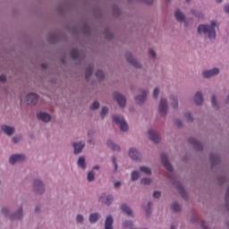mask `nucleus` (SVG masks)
Listing matches in <instances>:
<instances>
[{"label":"nucleus","instance_id":"obj_1","mask_svg":"<svg viewBox=\"0 0 229 229\" xmlns=\"http://www.w3.org/2000/svg\"><path fill=\"white\" fill-rule=\"evenodd\" d=\"M216 21H212L211 25H199L198 28V33H204L206 37H208L210 40L216 38Z\"/></svg>","mask_w":229,"mask_h":229},{"label":"nucleus","instance_id":"obj_2","mask_svg":"<svg viewBox=\"0 0 229 229\" xmlns=\"http://www.w3.org/2000/svg\"><path fill=\"white\" fill-rule=\"evenodd\" d=\"M115 124H119L122 131H128V123L124 121V118L119 115H114L113 117Z\"/></svg>","mask_w":229,"mask_h":229},{"label":"nucleus","instance_id":"obj_3","mask_svg":"<svg viewBox=\"0 0 229 229\" xmlns=\"http://www.w3.org/2000/svg\"><path fill=\"white\" fill-rule=\"evenodd\" d=\"M159 113H160V115H163V116L167 115V99L161 98L159 103Z\"/></svg>","mask_w":229,"mask_h":229},{"label":"nucleus","instance_id":"obj_4","mask_svg":"<svg viewBox=\"0 0 229 229\" xmlns=\"http://www.w3.org/2000/svg\"><path fill=\"white\" fill-rule=\"evenodd\" d=\"M114 98L117 101L119 106H121L122 108H124V106H126V98H124V96L114 92Z\"/></svg>","mask_w":229,"mask_h":229},{"label":"nucleus","instance_id":"obj_5","mask_svg":"<svg viewBox=\"0 0 229 229\" xmlns=\"http://www.w3.org/2000/svg\"><path fill=\"white\" fill-rule=\"evenodd\" d=\"M161 162L166 171L173 173V165H171V163L167 160V156L165 154L161 155Z\"/></svg>","mask_w":229,"mask_h":229},{"label":"nucleus","instance_id":"obj_6","mask_svg":"<svg viewBox=\"0 0 229 229\" xmlns=\"http://www.w3.org/2000/svg\"><path fill=\"white\" fill-rule=\"evenodd\" d=\"M148 137L152 142H155V144H158L160 142V135L157 131L148 130Z\"/></svg>","mask_w":229,"mask_h":229},{"label":"nucleus","instance_id":"obj_7","mask_svg":"<svg viewBox=\"0 0 229 229\" xmlns=\"http://www.w3.org/2000/svg\"><path fill=\"white\" fill-rule=\"evenodd\" d=\"M26 160V157L24 155L16 154L10 157L9 162L10 164H17V162H24Z\"/></svg>","mask_w":229,"mask_h":229},{"label":"nucleus","instance_id":"obj_8","mask_svg":"<svg viewBox=\"0 0 229 229\" xmlns=\"http://www.w3.org/2000/svg\"><path fill=\"white\" fill-rule=\"evenodd\" d=\"M27 104L29 105H37V103L38 102V95H37L36 93H30L27 97Z\"/></svg>","mask_w":229,"mask_h":229},{"label":"nucleus","instance_id":"obj_9","mask_svg":"<svg viewBox=\"0 0 229 229\" xmlns=\"http://www.w3.org/2000/svg\"><path fill=\"white\" fill-rule=\"evenodd\" d=\"M125 58H126L127 62H129V64H131V65H133V67H136V69H140V63H138V62L136 61V59L133 58V56L131 55V54L127 53V54L125 55Z\"/></svg>","mask_w":229,"mask_h":229},{"label":"nucleus","instance_id":"obj_10","mask_svg":"<svg viewBox=\"0 0 229 229\" xmlns=\"http://www.w3.org/2000/svg\"><path fill=\"white\" fill-rule=\"evenodd\" d=\"M34 189L38 194H43V192L46 191L44 183H42V182H40L39 180L34 181Z\"/></svg>","mask_w":229,"mask_h":229},{"label":"nucleus","instance_id":"obj_11","mask_svg":"<svg viewBox=\"0 0 229 229\" xmlns=\"http://www.w3.org/2000/svg\"><path fill=\"white\" fill-rule=\"evenodd\" d=\"M174 185H175L178 192H180L182 198H183V199H188L187 197V193L185 192V190L183 189V186L182 185V183H180V182H174Z\"/></svg>","mask_w":229,"mask_h":229},{"label":"nucleus","instance_id":"obj_12","mask_svg":"<svg viewBox=\"0 0 229 229\" xmlns=\"http://www.w3.org/2000/svg\"><path fill=\"white\" fill-rule=\"evenodd\" d=\"M74 155H80L83 148H85V141H81L79 143H73Z\"/></svg>","mask_w":229,"mask_h":229},{"label":"nucleus","instance_id":"obj_13","mask_svg":"<svg viewBox=\"0 0 229 229\" xmlns=\"http://www.w3.org/2000/svg\"><path fill=\"white\" fill-rule=\"evenodd\" d=\"M188 142L190 144H192L194 149H196L197 151H201V149H203V145H201L199 141L196 140L194 138H189Z\"/></svg>","mask_w":229,"mask_h":229},{"label":"nucleus","instance_id":"obj_14","mask_svg":"<svg viewBox=\"0 0 229 229\" xmlns=\"http://www.w3.org/2000/svg\"><path fill=\"white\" fill-rule=\"evenodd\" d=\"M129 156L132 160H136V161H139L141 158V156L139 153V150H137L136 148H131L129 151Z\"/></svg>","mask_w":229,"mask_h":229},{"label":"nucleus","instance_id":"obj_15","mask_svg":"<svg viewBox=\"0 0 229 229\" xmlns=\"http://www.w3.org/2000/svg\"><path fill=\"white\" fill-rule=\"evenodd\" d=\"M101 203H105V205H112V201H114V197L112 195L103 194L99 199Z\"/></svg>","mask_w":229,"mask_h":229},{"label":"nucleus","instance_id":"obj_16","mask_svg":"<svg viewBox=\"0 0 229 229\" xmlns=\"http://www.w3.org/2000/svg\"><path fill=\"white\" fill-rule=\"evenodd\" d=\"M37 117L40 121H43V123H49L51 121V115L47 113H38Z\"/></svg>","mask_w":229,"mask_h":229},{"label":"nucleus","instance_id":"obj_17","mask_svg":"<svg viewBox=\"0 0 229 229\" xmlns=\"http://www.w3.org/2000/svg\"><path fill=\"white\" fill-rule=\"evenodd\" d=\"M216 74H219V69L215 68L213 70L204 72L203 77L204 78H212V76H216Z\"/></svg>","mask_w":229,"mask_h":229},{"label":"nucleus","instance_id":"obj_18","mask_svg":"<svg viewBox=\"0 0 229 229\" xmlns=\"http://www.w3.org/2000/svg\"><path fill=\"white\" fill-rule=\"evenodd\" d=\"M147 96H148L147 90L141 91V95L135 98L136 103H138V105H142V103L146 101Z\"/></svg>","mask_w":229,"mask_h":229},{"label":"nucleus","instance_id":"obj_19","mask_svg":"<svg viewBox=\"0 0 229 229\" xmlns=\"http://www.w3.org/2000/svg\"><path fill=\"white\" fill-rule=\"evenodd\" d=\"M1 130H2V131H4V133H6V135H9V137L13 135V133L15 131V128L10 127L8 125H2Z\"/></svg>","mask_w":229,"mask_h":229},{"label":"nucleus","instance_id":"obj_20","mask_svg":"<svg viewBox=\"0 0 229 229\" xmlns=\"http://www.w3.org/2000/svg\"><path fill=\"white\" fill-rule=\"evenodd\" d=\"M113 225H114V218L112 217V216H107L106 219L105 228L114 229V227L112 226Z\"/></svg>","mask_w":229,"mask_h":229},{"label":"nucleus","instance_id":"obj_21","mask_svg":"<svg viewBox=\"0 0 229 229\" xmlns=\"http://www.w3.org/2000/svg\"><path fill=\"white\" fill-rule=\"evenodd\" d=\"M106 146L113 149V151H119L121 149V147L118 145L114 144L113 140H108L106 141Z\"/></svg>","mask_w":229,"mask_h":229},{"label":"nucleus","instance_id":"obj_22","mask_svg":"<svg viewBox=\"0 0 229 229\" xmlns=\"http://www.w3.org/2000/svg\"><path fill=\"white\" fill-rule=\"evenodd\" d=\"M10 219H11L12 221H13V220H15V219H22V208H20L18 209V212H17V213H15L14 215H12V216H10Z\"/></svg>","mask_w":229,"mask_h":229},{"label":"nucleus","instance_id":"obj_23","mask_svg":"<svg viewBox=\"0 0 229 229\" xmlns=\"http://www.w3.org/2000/svg\"><path fill=\"white\" fill-rule=\"evenodd\" d=\"M121 209L123 210V212H125V214H127V216H133V210H131V208H130V207H128V205L123 204L121 206Z\"/></svg>","mask_w":229,"mask_h":229},{"label":"nucleus","instance_id":"obj_24","mask_svg":"<svg viewBox=\"0 0 229 229\" xmlns=\"http://www.w3.org/2000/svg\"><path fill=\"white\" fill-rule=\"evenodd\" d=\"M92 71H94V64H90L89 68L86 70L85 78L87 81L90 80V76H92Z\"/></svg>","mask_w":229,"mask_h":229},{"label":"nucleus","instance_id":"obj_25","mask_svg":"<svg viewBox=\"0 0 229 229\" xmlns=\"http://www.w3.org/2000/svg\"><path fill=\"white\" fill-rule=\"evenodd\" d=\"M194 101L196 105H201V103H203V95H201V92H197L195 94Z\"/></svg>","mask_w":229,"mask_h":229},{"label":"nucleus","instance_id":"obj_26","mask_svg":"<svg viewBox=\"0 0 229 229\" xmlns=\"http://www.w3.org/2000/svg\"><path fill=\"white\" fill-rule=\"evenodd\" d=\"M209 160H210L212 165H216V164H217L219 162V156H217L216 154H210Z\"/></svg>","mask_w":229,"mask_h":229},{"label":"nucleus","instance_id":"obj_27","mask_svg":"<svg viewBox=\"0 0 229 229\" xmlns=\"http://www.w3.org/2000/svg\"><path fill=\"white\" fill-rule=\"evenodd\" d=\"M175 19L179 21H184L185 20V15L183 13H182L180 10L175 11Z\"/></svg>","mask_w":229,"mask_h":229},{"label":"nucleus","instance_id":"obj_28","mask_svg":"<svg viewBox=\"0 0 229 229\" xmlns=\"http://www.w3.org/2000/svg\"><path fill=\"white\" fill-rule=\"evenodd\" d=\"M71 56L73 60H80V52H78V49L72 48L71 51Z\"/></svg>","mask_w":229,"mask_h":229},{"label":"nucleus","instance_id":"obj_29","mask_svg":"<svg viewBox=\"0 0 229 229\" xmlns=\"http://www.w3.org/2000/svg\"><path fill=\"white\" fill-rule=\"evenodd\" d=\"M98 219H99V215L98 213H93L89 216L90 223H98Z\"/></svg>","mask_w":229,"mask_h":229},{"label":"nucleus","instance_id":"obj_30","mask_svg":"<svg viewBox=\"0 0 229 229\" xmlns=\"http://www.w3.org/2000/svg\"><path fill=\"white\" fill-rule=\"evenodd\" d=\"M78 165H79V167H81L82 169H85V167H87V163L85 162V157H81L79 158Z\"/></svg>","mask_w":229,"mask_h":229},{"label":"nucleus","instance_id":"obj_31","mask_svg":"<svg viewBox=\"0 0 229 229\" xmlns=\"http://www.w3.org/2000/svg\"><path fill=\"white\" fill-rule=\"evenodd\" d=\"M140 170L141 173H144L145 174H151V169L147 166H141L140 167Z\"/></svg>","mask_w":229,"mask_h":229},{"label":"nucleus","instance_id":"obj_32","mask_svg":"<svg viewBox=\"0 0 229 229\" xmlns=\"http://www.w3.org/2000/svg\"><path fill=\"white\" fill-rule=\"evenodd\" d=\"M172 210H174V212H180L182 210V206H180L178 203H174L172 205Z\"/></svg>","mask_w":229,"mask_h":229},{"label":"nucleus","instance_id":"obj_33","mask_svg":"<svg viewBox=\"0 0 229 229\" xmlns=\"http://www.w3.org/2000/svg\"><path fill=\"white\" fill-rule=\"evenodd\" d=\"M140 176V174H139V172L133 171L131 173V180H132V182H135V181L139 180Z\"/></svg>","mask_w":229,"mask_h":229},{"label":"nucleus","instance_id":"obj_34","mask_svg":"<svg viewBox=\"0 0 229 229\" xmlns=\"http://www.w3.org/2000/svg\"><path fill=\"white\" fill-rule=\"evenodd\" d=\"M107 114H108V107L106 106L102 107L100 117H102V119H105V115H106Z\"/></svg>","mask_w":229,"mask_h":229},{"label":"nucleus","instance_id":"obj_35","mask_svg":"<svg viewBox=\"0 0 229 229\" xmlns=\"http://www.w3.org/2000/svg\"><path fill=\"white\" fill-rule=\"evenodd\" d=\"M96 76L98 78V80H104L105 79V72H103V71H98L96 72Z\"/></svg>","mask_w":229,"mask_h":229},{"label":"nucleus","instance_id":"obj_36","mask_svg":"<svg viewBox=\"0 0 229 229\" xmlns=\"http://www.w3.org/2000/svg\"><path fill=\"white\" fill-rule=\"evenodd\" d=\"M95 178H96V175L94 174V172H89L88 182H94Z\"/></svg>","mask_w":229,"mask_h":229},{"label":"nucleus","instance_id":"obj_37","mask_svg":"<svg viewBox=\"0 0 229 229\" xmlns=\"http://www.w3.org/2000/svg\"><path fill=\"white\" fill-rule=\"evenodd\" d=\"M140 183L142 185H149V183H151V179L149 178L141 179Z\"/></svg>","mask_w":229,"mask_h":229},{"label":"nucleus","instance_id":"obj_38","mask_svg":"<svg viewBox=\"0 0 229 229\" xmlns=\"http://www.w3.org/2000/svg\"><path fill=\"white\" fill-rule=\"evenodd\" d=\"M173 102V107L174 108H178V98L176 97H172Z\"/></svg>","mask_w":229,"mask_h":229},{"label":"nucleus","instance_id":"obj_39","mask_svg":"<svg viewBox=\"0 0 229 229\" xmlns=\"http://www.w3.org/2000/svg\"><path fill=\"white\" fill-rule=\"evenodd\" d=\"M185 117H186L188 123H192V121H194V118H192V115L191 114V113H186Z\"/></svg>","mask_w":229,"mask_h":229},{"label":"nucleus","instance_id":"obj_40","mask_svg":"<svg viewBox=\"0 0 229 229\" xmlns=\"http://www.w3.org/2000/svg\"><path fill=\"white\" fill-rule=\"evenodd\" d=\"M98 108H99V102L98 101L93 102L91 106V110H98Z\"/></svg>","mask_w":229,"mask_h":229},{"label":"nucleus","instance_id":"obj_41","mask_svg":"<svg viewBox=\"0 0 229 229\" xmlns=\"http://www.w3.org/2000/svg\"><path fill=\"white\" fill-rule=\"evenodd\" d=\"M211 103H212L213 106L217 107V99L216 98V96H214V95L211 98Z\"/></svg>","mask_w":229,"mask_h":229},{"label":"nucleus","instance_id":"obj_42","mask_svg":"<svg viewBox=\"0 0 229 229\" xmlns=\"http://www.w3.org/2000/svg\"><path fill=\"white\" fill-rule=\"evenodd\" d=\"M112 162H113V164H114V171H117L118 166H117V161H116V159H115V157H112Z\"/></svg>","mask_w":229,"mask_h":229},{"label":"nucleus","instance_id":"obj_43","mask_svg":"<svg viewBox=\"0 0 229 229\" xmlns=\"http://www.w3.org/2000/svg\"><path fill=\"white\" fill-rule=\"evenodd\" d=\"M160 93V90L157 89V88H156L155 89H154V92H153V97L154 98H158V94Z\"/></svg>","mask_w":229,"mask_h":229},{"label":"nucleus","instance_id":"obj_44","mask_svg":"<svg viewBox=\"0 0 229 229\" xmlns=\"http://www.w3.org/2000/svg\"><path fill=\"white\" fill-rule=\"evenodd\" d=\"M76 219H77V223H83V216L78 215Z\"/></svg>","mask_w":229,"mask_h":229},{"label":"nucleus","instance_id":"obj_45","mask_svg":"<svg viewBox=\"0 0 229 229\" xmlns=\"http://www.w3.org/2000/svg\"><path fill=\"white\" fill-rule=\"evenodd\" d=\"M148 55L152 56V58H155V56H157V53L153 49L149 50Z\"/></svg>","mask_w":229,"mask_h":229},{"label":"nucleus","instance_id":"obj_46","mask_svg":"<svg viewBox=\"0 0 229 229\" xmlns=\"http://www.w3.org/2000/svg\"><path fill=\"white\" fill-rule=\"evenodd\" d=\"M160 196H161L160 191H154V194H153L154 198L158 199V198H160Z\"/></svg>","mask_w":229,"mask_h":229},{"label":"nucleus","instance_id":"obj_47","mask_svg":"<svg viewBox=\"0 0 229 229\" xmlns=\"http://www.w3.org/2000/svg\"><path fill=\"white\" fill-rule=\"evenodd\" d=\"M2 214H3L4 216H8V208H2Z\"/></svg>","mask_w":229,"mask_h":229},{"label":"nucleus","instance_id":"obj_48","mask_svg":"<svg viewBox=\"0 0 229 229\" xmlns=\"http://www.w3.org/2000/svg\"><path fill=\"white\" fill-rule=\"evenodd\" d=\"M225 201H229V186L227 187V190L225 192Z\"/></svg>","mask_w":229,"mask_h":229},{"label":"nucleus","instance_id":"obj_49","mask_svg":"<svg viewBox=\"0 0 229 229\" xmlns=\"http://www.w3.org/2000/svg\"><path fill=\"white\" fill-rule=\"evenodd\" d=\"M121 185H122L121 182H114V188L115 189H119V187H121Z\"/></svg>","mask_w":229,"mask_h":229},{"label":"nucleus","instance_id":"obj_50","mask_svg":"<svg viewBox=\"0 0 229 229\" xmlns=\"http://www.w3.org/2000/svg\"><path fill=\"white\" fill-rule=\"evenodd\" d=\"M0 81H2V82L6 81V76L5 75H0Z\"/></svg>","mask_w":229,"mask_h":229},{"label":"nucleus","instance_id":"obj_51","mask_svg":"<svg viewBox=\"0 0 229 229\" xmlns=\"http://www.w3.org/2000/svg\"><path fill=\"white\" fill-rule=\"evenodd\" d=\"M175 124L180 128L182 126V121L176 120Z\"/></svg>","mask_w":229,"mask_h":229},{"label":"nucleus","instance_id":"obj_52","mask_svg":"<svg viewBox=\"0 0 229 229\" xmlns=\"http://www.w3.org/2000/svg\"><path fill=\"white\" fill-rule=\"evenodd\" d=\"M225 13H228V14H229V4H226V5L225 6Z\"/></svg>","mask_w":229,"mask_h":229},{"label":"nucleus","instance_id":"obj_53","mask_svg":"<svg viewBox=\"0 0 229 229\" xmlns=\"http://www.w3.org/2000/svg\"><path fill=\"white\" fill-rule=\"evenodd\" d=\"M13 142L14 144H17V143L19 142V139H18V138H13Z\"/></svg>","mask_w":229,"mask_h":229},{"label":"nucleus","instance_id":"obj_54","mask_svg":"<svg viewBox=\"0 0 229 229\" xmlns=\"http://www.w3.org/2000/svg\"><path fill=\"white\" fill-rule=\"evenodd\" d=\"M145 3H146L147 4H152L153 0H145Z\"/></svg>","mask_w":229,"mask_h":229},{"label":"nucleus","instance_id":"obj_55","mask_svg":"<svg viewBox=\"0 0 229 229\" xmlns=\"http://www.w3.org/2000/svg\"><path fill=\"white\" fill-rule=\"evenodd\" d=\"M131 225H132L131 222H125L124 223L125 226H131Z\"/></svg>","mask_w":229,"mask_h":229},{"label":"nucleus","instance_id":"obj_56","mask_svg":"<svg viewBox=\"0 0 229 229\" xmlns=\"http://www.w3.org/2000/svg\"><path fill=\"white\" fill-rule=\"evenodd\" d=\"M93 169H96L97 171H99L100 166H99L98 165H95V166L93 167Z\"/></svg>","mask_w":229,"mask_h":229},{"label":"nucleus","instance_id":"obj_57","mask_svg":"<svg viewBox=\"0 0 229 229\" xmlns=\"http://www.w3.org/2000/svg\"><path fill=\"white\" fill-rule=\"evenodd\" d=\"M201 226H202L203 229H208L207 226H205V223L204 222L201 223Z\"/></svg>","mask_w":229,"mask_h":229},{"label":"nucleus","instance_id":"obj_58","mask_svg":"<svg viewBox=\"0 0 229 229\" xmlns=\"http://www.w3.org/2000/svg\"><path fill=\"white\" fill-rule=\"evenodd\" d=\"M151 205H153L151 202H148V208H151Z\"/></svg>","mask_w":229,"mask_h":229},{"label":"nucleus","instance_id":"obj_59","mask_svg":"<svg viewBox=\"0 0 229 229\" xmlns=\"http://www.w3.org/2000/svg\"><path fill=\"white\" fill-rule=\"evenodd\" d=\"M41 67H42L43 69H46V64H43L41 65Z\"/></svg>","mask_w":229,"mask_h":229},{"label":"nucleus","instance_id":"obj_60","mask_svg":"<svg viewBox=\"0 0 229 229\" xmlns=\"http://www.w3.org/2000/svg\"><path fill=\"white\" fill-rule=\"evenodd\" d=\"M223 0H216V3H222Z\"/></svg>","mask_w":229,"mask_h":229},{"label":"nucleus","instance_id":"obj_61","mask_svg":"<svg viewBox=\"0 0 229 229\" xmlns=\"http://www.w3.org/2000/svg\"><path fill=\"white\" fill-rule=\"evenodd\" d=\"M36 212H38V208H36Z\"/></svg>","mask_w":229,"mask_h":229},{"label":"nucleus","instance_id":"obj_62","mask_svg":"<svg viewBox=\"0 0 229 229\" xmlns=\"http://www.w3.org/2000/svg\"><path fill=\"white\" fill-rule=\"evenodd\" d=\"M89 144H92V140H89Z\"/></svg>","mask_w":229,"mask_h":229},{"label":"nucleus","instance_id":"obj_63","mask_svg":"<svg viewBox=\"0 0 229 229\" xmlns=\"http://www.w3.org/2000/svg\"><path fill=\"white\" fill-rule=\"evenodd\" d=\"M192 14H193V15H195V14H196V13H194V11H192Z\"/></svg>","mask_w":229,"mask_h":229},{"label":"nucleus","instance_id":"obj_64","mask_svg":"<svg viewBox=\"0 0 229 229\" xmlns=\"http://www.w3.org/2000/svg\"><path fill=\"white\" fill-rule=\"evenodd\" d=\"M171 229H175L174 226H172Z\"/></svg>","mask_w":229,"mask_h":229}]
</instances>
